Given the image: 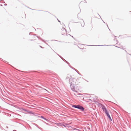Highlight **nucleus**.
<instances>
[{
  "instance_id": "nucleus-40",
  "label": "nucleus",
  "mask_w": 131,
  "mask_h": 131,
  "mask_svg": "<svg viewBox=\"0 0 131 131\" xmlns=\"http://www.w3.org/2000/svg\"><path fill=\"white\" fill-rule=\"evenodd\" d=\"M46 91H47V92H48V93H49V92L48 91H47V90H46Z\"/></svg>"
},
{
  "instance_id": "nucleus-16",
  "label": "nucleus",
  "mask_w": 131,
  "mask_h": 131,
  "mask_svg": "<svg viewBox=\"0 0 131 131\" xmlns=\"http://www.w3.org/2000/svg\"><path fill=\"white\" fill-rule=\"evenodd\" d=\"M112 46V45H113V46H115L114 45H94V46Z\"/></svg>"
},
{
  "instance_id": "nucleus-36",
  "label": "nucleus",
  "mask_w": 131,
  "mask_h": 131,
  "mask_svg": "<svg viewBox=\"0 0 131 131\" xmlns=\"http://www.w3.org/2000/svg\"><path fill=\"white\" fill-rule=\"evenodd\" d=\"M0 6H3V5H2V4H1V5H0Z\"/></svg>"
},
{
  "instance_id": "nucleus-51",
  "label": "nucleus",
  "mask_w": 131,
  "mask_h": 131,
  "mask_svg": "<svg viewBox=\"0 0 131 131\" xmlns=\"http://www.w3.org/2000/svg\"><path fill=\"white\" fill-rule=\"evenodd\" d=\"M29 35H30V33L29 34Z\"/></svg>"
},
{
  "instance_id": "nucleus-10",
  "label": "nucleus",
  "mask_w": 131,
  "mask_h": 131,
  "mask_svg": "<svg viewBox=\"0 0 131 131\" xmlns=\"http://www.w3.org/2000/svg\"><path fill=\"white\" fill-rule=\"evenodd\" d=\"M38 116L39 117H40V118H42L43 119H44L46 121H47V119L46 118H45L43 116Z\"/></svg>"
},
{
  "instance_id": "nucleus-2",
  "label": "nucleus",
  "mask_w": 131,
  "mask_h": 131,
  "mask_svg": "<svg viewBox=\"0 0 131 131\" xmlns=\"http://www.w3.org/2000/svg\"><path fill=\"white\" fill-rule=\"evenodd\" d=\"M77 109L80 110V111H83L85 110L84 108L82 106L79 105Z\"/></svg>"
},
{
  "instance_id": "nucleus-44",
  "label": "nucleus",
  "mask_w": 131,
  "mask_h": 131,
  "mask_svg": "<svg viewBox=\"0 0 131 131\" xmlns=\"http://www.w3.org/2000/svg\"><path fill=\"white\" fill-rule=\"evenodd\" d=\"M125 51L126 52H127V51L126 50H125Z\"/></svg>"
},
{
  "instance_id": "nucleus-28",
  "label": "nucleus",
  "mask_w": 131,
  "mask_h": 131,
  "mask_svg": "<svg viewBox=\"0 0 131 131\" xmlns=\"http://www.w3.org/2000/svg\"><path fill=\"white\" fill-rule=\"evenodd\" d=\"M4 61V62H7L6 61H5V60H4V61Z\"/></svg>"
},
{
  "instance_id": "nucleus-52",
  "label": "nucleus",
  "mask_w": 131,
  "mask_h": 131,
  "mask_svg": "<svg viewBox=\"0 0 131 131\" xmlns=\"http://www.w3.org/2000/svg\"><path fill=\"white\" fill-rule=\"evenodd\" d=\"M72 37H73V36H72Z\"/></svg>"
},
{
  "instance_id": "nucleus-31",
  "label": "nucleus",
  "mask_w": 131,
  "mask_h": 131,
  "mask_svg": "<svg viewBox=\"0 0 131 131\" xmlns=\"http://www.w3.org/2000/svg\"><path fill=\"white\" fill-rule=\"evenodd\" d=\"M1 129H4V130H5V129H4L3 128H2H2H1Z\"/></svg>"
},
{
  "instance_id": "nucleus-47",
  "label": "nucleus",
  "mask_w": 131,
  "mask_h": 131,
  "mask_svg": "<svg viewBox=\"0 0 131 131\" xmlns=\"http://www.w3.org/2000/svg\"><path fill=\"white\" fill-rule=\"evenodd\" d=\"M69 35H70V36H71V35H70V34H69Z\"/></svg>"
},
{
  "instance_id": "nucleus-23",
  "label": "nucleus",
  "mask_w": 131,
  "mask_h": 131,
  "mask_svg": "<svg viewBox=\"0 0 131 131\" xmlns=\"http://www.w3.org/2000/svg\"><path fill=\"white\" fill-rule=\"evenodd\" d=\"M80 75L79 73V72L77 70V71H76Z\"/></svg>"
},
{
  "instance_id": "nucleus-26",
  "label": "nucleus",
  "mask_w": 131,
  "mask_h": 131,
  "mask_svg": "<svg viewBox=\"0 0 131 131\" xmlns=\"http://www.w3.org/2000/svg\"><path fill=\"white\" fill-rule=\"evenodd\" d=\"M114 40H116L117 41H118L116 39V38H115L114 39Z\"/></svg>"
},
{
  "instance_id": "nucleus-14",
  "label": "nucleus",
  "mask_w": 131,
  "mask_h": 131,
  "mask_svg": "<svg viewBox=\"0 0 131 131\" xmlns=\"http://www.w3.org/2000/svg\"><path fill=\"white\" fill-rule=\"evenodd\" d=\"M36 37H37L38 38L40 39V40L42 41L45 42V41L43 39H42L39 36H37Z\"/></svg>"
},
{
  "instance_id": "nucleus-9",
  "label": "nucleus",
  "mask_w": 131,
  "mask_h": 131,
  "mask_svg": "<svg viewBox=\"0 0 131 131\" xmlns=\"http://www.w3.org/2000/svg\"><path fill=\"white\" fill-rule=\"evenodd\" d=\"M79 105H72V107H73L78 108V106H79Z\"/></svg>"
},
{
  "instance_id": "nucleus-6",
  "label": "nucleus",
  "mask_w": 131,
  "mask_h": 131,
  "mask_svg": "<svg viewBox=\"0 0 131 131\" xmlns=\"http://www.w3.org/2000/svg\"><path fill=\"white\" fill-rule=\"evenodd\" d=\"M29 114H31L33 115H34L36 116V115L37 114V113H35V112H32V111H29Z\"/></svg>"
},
{
  "instance_id": "nucleus-46",
  "label": "nucleus",
  "mask_w": 131,
  "mask_h": 131,
  "mask_svg": "<svg viewBox=\"0 0 131 131\" xmlns=\"http://www.w3.org/2000/svg\"><path fill=\"white\" fill-rule=\"evenodd\" d=\"M53 50V51H54Z\"/></svg>"
},
{
  "instance_id": "nucleus-12",
  "label": "nucleus",
  "mask_w": 131,
  "mask_h": 131,
  "mask_svg": "<svg viewBox=\"0 0 131 131\" xmlns=\"http://www.w3.org/2000/svg\"><path fill=\"white\" fill-rule=\"evenodd\" d=\"M61 59L63 60L66 63H67L68 64H69V63L65 59H64L62 57L61 58Z\"/></svg>"
},
{
  "instance_id": "nucleus-22",
  "label": "nucleus",
  "mask_w": 131,
  "mask_h": 131,
  "mask_svg": "<svg viewBox=\"0 0 131 131\" xmlns=\"http://www.w3.org/2000/svg\"><path fill=\"white\" fill-rule=\"evenodd\" d=\"M8 127L7 126H6V127L5 128V129H6V130H7V129H8Z\"/></svg>"
},
{
  "instance_id": "nucleus-42",
  "label": "nucleus",
  "mask_w": 131,
  "mask_h": 131,
  "mask_svg": "<svg viewBox=\"0 0 131 131\" xmlns=\"http://www.w3.org/2000/svg\"><path fill=\"white\" fill-rule=\"evenodd\" d=\"M88 46H92V45H88Z\"/></svg>"
},
{
  "instance_id": "nucleus-15",
  "label": "nucleus",
  "mask_w": 131,
  "mask_h": 131,
  "mask_svg": "<svg viewBox=\"0 0 131 131\" xmlns=\"http://www.w3.org/2000/svg\"><path fill=\"white\" fill-rule=\"evenodd\" d=\"M73 78L71 76H70L69 78V81H73Z\"/></svg>"
},
{
  "instance_id": "nucleus-34",
  "label": "nucleus",
  "mask_w": 131,
  "mask_h": 131,
  "mask_svg": "<svg viewBox=\"0 0 131 131\" xmlns=\"http://www.w3.org/2000/svg\"><path fill=\"white\" fill-rule=\"evenodd\" d=\"M85 0H84V1H85V3H86V1Z\"/></svg>"
},
{
  "instance_id": "nucleus-48",
  "label": "nucleus",
  "mask_w": 131,
  "mask_h": 131,
  "mask_svg": "<svg viewBox=\"0 0 131 131\" xmlns=\"http://www.w3.org/2000/svg\"><path fill=\"white\" fill-rule=\"evenodd\" d=\"M0 59H1L2 60V58H0Z\"/></svg>"
},
{
  "instance_id": "nucleus-27",
  "label": "nucleus",
  "mask_w": 131,
  "mask_h": 131,
  "mask_svg": "<svg viewBox=\"0 0 131 131\" xmlns=\"http://www.w3.org/2000/svg\"><path fill=\"white\" fill-rule=\"evenodd\" d=\"M40 47L42 48H43V47H42L41 46H40Z\"/></svg>"
},
{
  "instance_id": "nucleus-7",
  "label": "nucleus",
  "mask_w": 131,
  "mask_h": 131,
  "mask_svg": "<svg viewBox=\"0 0 131 131\" xmlns=\"http://www.w3.org/2000/svg\"><path fill=\"white\" fill-rule=\"evenodd\" d=\"M21 111H24L25 112H27V113L28 114H29V111H30L26 109H24L23 108H22L21 109Z\"/></svg>"
},
{
  "instance_id": "nucleus-24",
  "label": "nucleus",
  "mask_w": 131,
  "mask_h": 131,
  "mask_svg": "<svg viewBox=\"0 0 131 131\" xmlns=\"http://www.w3.org/2000/svg\"><path fill=\"white\" fill-rule=\"evenodd\" d=\"M80 75L79 73V72L77 70V71H76Z\"/></svg>"
},
{
  "instance_id": "nucleus-21",
  "label": "nucleus",
  "mask_w": 131,
  "mask_h": 131,
  "mask_svg": "<svg viewBox=\"0 0 131 131\" xmlns=\"http://www.w3.org/2000/svg\"><path fill=\"white\" fill-rule=\"evenodd\" d=\"M61 58H62V57L61 56H60V55H59V54H57V53H56Z\"/></svg>"
},
{
  "instance_id": "nucleus-13",
  "label": "nucleus",
  "mask_w": 131,
  "mask_h": 131,
  "mask_svg": "<svg viewBox=\"0 0 131 131\" xmlns=\"http://www.w3.org/2000/svg\"><path fill=\"white\" fill-rule=\"evenodd\" d=\"M69 66L71 68H72V69L74 70L75 71H77V70H76V69H75V68H74L73 67H72L71 66L70 64H68Z\"/></svg>"
},
{
  "instance_id": "nucleus-11",
  "label": "nucleus",
  "mask_w": 131,
  "mask_h": 131,
  "mask_svg": "<svg viewBox=\"0 0 131 131\" xmlns=\"http://www.w3.org/2000/svg\"><path fill=\"white\" fill-rule=\"evenodd\" d=\"M61 30L62 31H63L64 33L66 32L67 31L66 29L63 27L62 28Z\"/></svg>"
},
{
  "instance_id": "nucleus-19",
  "label": "nucleus",
  "mask_w": 131,
  "mask_h": 131,
  "mask_svg": "<svg viewBox=\"0 0 131 131\" xmlns=\"http://www.w3.org/2000/svg\"><path fill=\"white\" fill-rule=\"evenodd\" d=\"M83 24H82L81 23V26L82 27H83L84 26V21L83 20Z\"/></svg>"
},
{
  "instance_id": "nucleus-29",
  "label": "nucleus",
  "mask_w": 131,
  "mask_h": 131,
  "mask_svg": "<svg viewBox=\"0 0 131 131\" xmlns=\"http://www.w3.org/2000/svg\"><path fill=\"white\" fill-rule=\"evenodd\" d=\"M115 47H117L118 48H120L122 49V48H120V47H117V46H115Z\"/></svg>"
},
{
  "instance_id": "nucleus-8",
  "label": "nucleus",
  "mask_w": 131,
  "mask_h": 131,
  "mask_svg": "<svg viewBox=\"0 0 131 131\" xmlns=\"http://www.w3.org/2000/svg\"><path fill=\"white\" fill-rule=\"evenodd\" d=\"M57 125L58 126H64V124L63 123H57Z\"/></svg>"
},
{
  "instance_id": "nucleus-39",
  "label": "nucleus",
  "mask_w": 131,
  "mask_h": 131,
  "mask_svg": "<svg viewBox=\"0 0 131 131\" xmlns=\"http://www.w3.org/2000/svg\"><path fill=\"white\" fill-rule=\"evenodd\" d=\"M107 27H108V26L107 24Z\"/></svg>"
},
{
  "instance_id": "nucleus-45",
  "label": "nucleus",
  "mask_w": 131,
  "mask_h": 131,
  "mask_svg": "<svg viewBox=\"0 0 131 131\" xmlns=\"http://www.w3.org/2000/svg\"><path fill=\"white\" fill-rule=\"evenodd\" d=\"M35 35V36H36V35L35 34V35Z\"/></svg>"
},
{
  "instance_id": "nucleus-33",
  "label": "nucleus",
  "mask_w": 131,
  "mask_h": 131,
  "mask_svg": "<svg viewBox=\"0 0 131 131\" xmlns=\"http://www.w3.org/2000/svg\"><path fill=\"white\" fill-rule=\"evenodd\" d=\"M58 19V21L59 22H60V20H58V19Z\"/></svg>"
},
{
  "instance_id": "nucleus-37",
  "label": "nucleus",
  "mask_w": 131,
  "mask_h": 131,
  "mask_svg": "<svg viewBox=\"0 0 131 131\" xmlns=\"http://www.w3.org/2000/svg\"><path fill=\"white\" fill-rule=\"evenodd\" d=\"M30 9H32V10H34V9H31V8H30Z\"/></svg>"
},
{
  "instance_id": "nucleus-1",
  "label": "nucleus",
  "mask_w": 131,
  "mask_h": 131,
  "mask_svg": "<svg viewBox=\"0 0 131 131\" xmlns=\"http://www.w3.org/2000/svg\"><path fill=\"white\" fill-rule=\"evenodd\" d=\"M76 85L75 84H72V85L71 87V90L73 91L77 92V91L75 90V87L76 86Z\"/></svg>"
},
{
  "instance_id": "nucleus-43",
  "label": "nucleus",
  "mask_w": 131,
  "mask_h": 131,
  "mask_svg": "<svg viewBox=\"0 0 131 131\" xmlns=\"http://www.w3.org/2000/svg\"><path fill=\"white\" fill-rule=\"evenodd\" d=\"M103 22L104 23H105V22L104 21H103Z\"/></svg>"
},
{
  "instance_id": "nucleus-30",
  "label": "nucleus",
  "mask_w": 131,
  "mask_h": 131,
  "mask_svg": "<svg viewBox=\"0 0 131 131\" xmlns=\"http://www.w3.org/2000/svg\"><path fill=\"white\" fill-rule=\"evenodd\" d=\"M89 101L90 100L91 101H92V100L90 99H89Z\"/></svg>"
},
{
  "instance_id": "nucleus-4",
  "label": "nucleus",
  "mask_w": 131,
  "mask_h": 131,
  "mask_svg": "<svg viewBox=\"0 0 131 131\" xmlns=\"http://www.w3.org/2000/svg\"><path fill=\"white\" fill-rule=\"evenodd\" d=\"M102 108L103 111L105 112V113L108 112L104 106L103 105L102 106Z\"/></svg>"
},
{
  "instance_id": "nucleus-25",
  "label": "nucleus",
  "mask_w": 131,
  "mask_h": 131,
  "mask_svg": "<svg viewBox=\"0 0 131 131\" xmlns=\"http://www.w3.org/2000/svg\"><path fill=\"white\" fill-rule=\"evenodd\" d=\"M55 40V41H58V42H62L61 41H58V40Z\"/></svg>"
},
{
  "instance_id": "nucleus-41",
  "label": "nucleus",
  "mask_w": 131,
  "mask_h": 131,
  "mask_svg": "<svg viewBox=\"0 0 131 131\" xmlns=\"http://www.w3.org/2000/svg\"><path fill=\"white\" fill-rule=\"evenodd\" d=\"M62 35H63V34H62Z\"/></svg>"
},
{
  "instance_id": "nucleus-53",
  "label": "nucleus",
  "mask_w": 131,
  "mask_h": 131,
  "mask_svg": "<svg viewBox=\"0 0 131 131\" xmlns=\"http://www.w3.org/2000/svg\"><path fill=\"white\" fill-rule=\"evenodd\" d=\"M35 30H36V29L35 28Z\"/></svg>"
},
{
  "instance_id": "nucleus-32",
  "label": "nucleus",
  "mask_w": 131,
  "mask_h": 131,
  "mask_svg": "<svg viewBox=\"0 0 131 131\" xmlns=\"http://www.w3.org/2000/svg\"><path fill=\"white\" fill-rule=\"evenodd\" d=\"M4 5H5V6L7 5V4H4Z\"/></svg>"
},
{
  "instance_id": "nucleus-50",
  "label": "nucleus",
  "mask_w": 131,
  "mask_h": 131,
  "mask_svg": "<svg viewBox=\"0 0 131 131\" xmlns=\"http://www.w3.org/2000/svg\"><path fill=\"white\" fill-rule=\"evenodd\" d=\"M122 49H123V50L124 49L123 48Z\"/></svg>"
},
{
  "instance_id": "nucleus-17",
  "label": "nucleus",
  "mask_w": 131,
  "mask_h": 131,
  "mask_svg": "<svg viewBox=\"0 0 131 131\" xmlns=\"http://www.w3.org/2000/svg\"><path fill=\"white\" fill-rule=\"evenodd\" d=\"M73 130H77V131H80V130L79 129H77V128H74L73 129Z\"/></svg>"
},
{
  "instance_id": "nucleus-49",
  "label": "nucleus",
  "mask_w": 131,
  "mask_h": 131,
  "mask_svg": "<svg viewBox=\"0 0 131 131\" xmlns=\"http://www.w3.org/2000/svg\"><path fill=\"white\" fill-rule=\"evenodd\" d=\"M91 97L90 96V97Z\"/></svg>"
},
{
  "instance_id": "nucleus-18",
  "label": "nucleus",
  "mask_w": 131,
  "mask_h": 131,
  "mask_svg": "<svg viewBox=\"0 0 131 131\" xmlns=\"http://www.w3.org/2000/svg\"><path fill=\"white\" fill-rule=\"evenodd\" d=\"M69 83L70 84V86L71 87H71L72 86V82H70Z\"/></svg>"
},
{
  "instance_id": "nucleus-20",
  "label": "nucleus",
  "mask_w": 131,
  "mask_h": 131,
  "mask_svg": "<svg viewBox=\"0 0 131 131\" xmlns=\"http://www.w3.org/2000/svg\"><path fill=\"white\" fill-rule=\"evenodd\" d=\"M69 76L68 75V77H67L66 78V80H68V79L69 80V77H68Z\"/></svg>"
},
{
  "instance_id": "nucleus-38",
  "label": "nucleus",
  "mask_w": 131,
  "mask_h": 131,
  "mask_svg": "<svg viewBox=\"0 0 131 131\" xmlns=\"http://www.w3.org/2000/svg\"><path fill=\"white\" fill-rule=\"evenodd\" d=\"M30 40H31V41H32V40H32V39H30Z\"/></svg>"
},
{
  "instance_id": "nucleus-35",
  "label": "nucleus",
  "mask_w": 131,
  "mask_h": 131,
  "mask_svg": "<svg viewBox=\"0 0 131 131\" xmlns=\"http://www.w3.org/2000/svg\"><path fill=\"white\" fill-rule=\"evenodd\" d=\"M36 126H37L38 127V126L37 125H36Z\"/></svg>"
},
{
  "instance_id": "nucleus-5",
  "label": "nucleus",
  "mask_w": 131,
  "mask_h": 131,
  "mask_svg": "<svg viewBox=\"0 0 131 131\" xmlns=\"http://www.w3.org/2000/svg\"><path fill=\"white\" fill-rule=\"evenodd\" d=\"M63 124H64V126H63L64 127H67L68 128H70L71 127V126H69L68 125H69V124H67L66 123H63Z\"/></svg>"
},
{
  "instance_id": "nucleus-3",
  "label": "nucleus",
  "mask_w": 131,
  "mask_h": 131,
  "mask_svg": "<svg viewBox=\"0 0 131 131\" xmlns=\"http://www.w3.org/2000/svg\"><path fill=\"white\" fill-rule=\"evenodd\" d=\"M105 114H106V115H107V116L109 120L111 121H112V118H111V117L110 116L108 112L105 113Z\"/></svg>"
}]
</instances>
